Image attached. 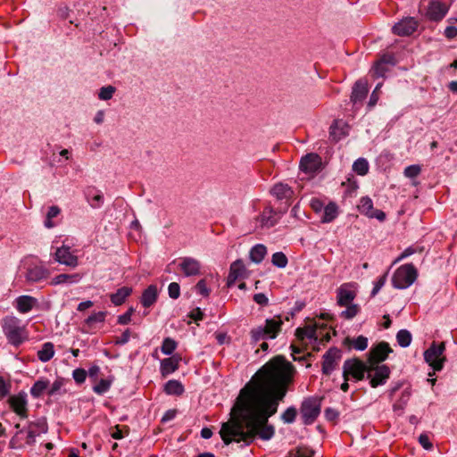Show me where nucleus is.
I'll return each instance as SVG.
<instances>
[{
    "mask_svg": "<svg viewBox=\"0 0 457 457\" xmlns=\"http://www.w3.org/2000/svg\"><path fill=\"white\" fill-rule=\"evenodd\" d=\"M61 212V209L56 205H52L48 208L46 212V220L44 221V225L47 228H52L55 226V223L53 221V219L56 218Z\"/></svg>",
    "mask_w": 457,
    "mask_h": 457,
    "instance_id": "38",
    "label": "nucleus"
},
{
    "mask_svg": "<svg viewBox=\"0 0 457 457\" xmlns=\"http://www.w3.org/2000/svg\"><path fill=\"white\" fill-rule=\"evenodd\" d=\"M386 274L379 277L377 281L374 283V287L371 291V295L374 296L376 295L378 291L384 287V285L386 284Z\"/></svg>",
    "mask_w": 457,
    "mask_h": 457,
    "instance_id": "56",
    "label": "nucleus"
},
{
    "mask_svg": "<svg viewBox=\"0 0 457 457\" xmlns=\"http://www.w3.org/2000/svg\"><path fill=\"white\" fill-rule=\"evenodd\" d=\"M271 262L278 268H285L287 265V258L282 252L273 253Z\"/></svg>",
    "mask_w": 457,
    "mask_h": 457,
    "instance_id": "46",
    "label": "nucleus"
},
{
    "mask_svg": "<svg viewBox=\"0 0 457 457\" xmlns=\"http://www.w3.org/2000/svg\"><path fill=\"white\" fill-rule=\"evenodd\" d=\"M358 208L361 213L368 216L369 218H375L380 221H383L386 219L385 212L380 210L374 209L372 200L368 196L361 198Z\"/></svg>",
    "mask_w": 457,
    "mask_h": 457,
    "instance_id": "13",
    "label": "nucleus"
},
{
    "mask_svg": "<svg viewBox=\"0 0 457 457\" xmlns=\"http://www.w3.org/2000/svg\"><path fill=\"white\" fill-rule=\"evenodd\" d=\"M294 373L293 365L278 356L262 366L240 390L231 409V419L224 422L220 435L225 443L251 444L256 436L270 440L275 434L270 417L277 412L287 394L286 382Z\"/></svg>",
    "mask_w": 457,
    "mask_h": 457,
    "instance_id": "1",
    "label": "nucleus"
},
{
    "mask_svg": "<svg viewBox=\"0 0 457 457\" xmlns=\"http://www.w3.org/2000/svg\"><path fill=\"white\" fill-rule=\"evenodd\" d=\"M417 252V249L413 246L407 247L394 262V264L399 262L400 261L403 260L404 258H407L411 256V254L415 253Z\"/></svg>",
    "mask_w": 457,
    "mask_h": 457,
    "instance_id": "58",
    "label": "nucleus"
},
{
    "mask_svg": "<svg viewBox=\"0 0 457 457\" xmlns=\"http://www.w3.org/2000/svg\"><path fill=\"white\" fill-rule=\"evenodd\" d=\"M368 87L367 83L361 80L355 82L351 96V100L353 103L361 102L367 96Z\"/></svg>",
    "mask_w": 457,
    "mask_h": 457,
    "instance_id": "30",
    "label": "nucleus"
},
{
    "mask_svg": "<svg viewBox=\"0 0 457 457\" xmlns=\"http://www.w3.org/2000/svg\"><path fill=\"white\" fill-rule=\"evenodd\" d=\"M130 338V331L129 329H126L120 337H117L116 344L117 345H125L129 341Z\"/></svg>",
    "mask_w": 457,
    "mask_h": 457,
    "instance_id": "61",
    "label": "nucleus"
},
{
    "mask_svg": "<svg viewBox=\"0 0 457 457\" xmlns=\"http://www.w3.org/2000/svg\"><path fill=\"white\" fill-rule=\"evenodd\" d=\"M112 381L113 378L111 377L108 378H102L96 385L93 386V391L97 395H104L110 389Z\"/></svg>",
    "mask_w": 457,
    "mask_h": 457,
    "instance_id": "40",
    "label": "nucleus"
},
{
    "mask_svg": "<svg viewBox=\"0 0 457 457\" xmlns=\"http://www.w3.org/2000/svg\"><path fill=\"white\" fill-rule=\"evenodd\" d=\"M271 194L278 200L289 199L293 195L292 188L284 183H278L270 190Z\"/></svg>",
    "mask_w": 457,
    "mask_h": 457,
    "instance_id": "29",
    "label": "nucleus"
},
{
    "mask_svg": "<svg viewBox=\"0 0 457 457\" xmlns=\"http://www.w3.org/2000/svg\"><path fill=\"white\" fill-rule=\"evenodd\" d=\"M418 276L417 270L411 263L400 266L392 278L394 287L405 289L411 286Z\"/></svg>",
    "mask_w": 457,
    "mask_h": 457,
    "instance_id": "4",
    "label": "nucleus"
},
{
    "mask_svg": "<svg viewBox=\"0 0 457 457\" xmlns=\"http://www.w3.org/2000/svg\"><path fill=\"white\" fill-rule=\"evenodd\" d=\"M421 171L419 165H410L404 169L403 174L405 177L413 179L416 178Z\"/></svg>",
    "mask_w": 457,
    "mask_h": 457,
    "instance_id": "52",
    "label": "nucleus"
},
{
    "mask_svg": "<svg viewBox=\"0 0 457 457\" xmlns=\"http://www.w3.org/2000/svg\"><path fill=\"white\" fill-rule=\"evenodd\" d=\"M348 130L347 125L343 121L337 120L330 126L329 138L334 142H337L348 135Z\"/></svg>",
    "mask_w": 457,
    "mask_h": 457,
    "instance_id": "25",
    "label": "nucleus"
},
{
    "mask_svg": "<svg viewBox=\"0 0 457 457\" xmlns=\"http://www.w3.org/2000/svg\"><path fill=\"white\" fill-rule=\"evenodd\" d=\"M50 386V382L48 379L41 378L37 379L33 386H31L29 393L31 396L35 399L39 398L46 390L48 391V387Z\"/></svg>",
    "mask_w": 457,
    "mask_h": 457,
    "instance_id": "31",
    "label": "nucleus"
},
{
    "mask_svg": "<svg viewBox=\"0 0 457 457\" xmlns=\"http://www.w3.org/2000/svg\"><path fill=\"white\" fill-rule=\"evenodd\" d=\"M106 314V312H97L91 314L85 320V330L91 333L93 329L96 328L97 324H103L104 322Z\"/></svg>",
    "mask_w": 457,
    "mask_h": 457,
    "instance_id": "27",
    "label": "nucleus"
},
{
    "mask_svg": "<svg viewBox=\"0 0 457 457\" xmlns=\"http://www.w3.org/2000/svg\"><path fill=\"white\" fill-rule=\"evenodd\" d=\"M417 28V21L412 17H406L395 23L392 28V31L395 35L406 37L411 35Z\"/></svg>",
    "mask_w": 457,
    "mask_h": 457,
    "instance_id": "10",
    "label": "nucleus"
},
{
    "mask_svg": "<svg viewBox=\"0 0 457 457\" xmlns=\"http://www.w3.org/2000/svg\"><path fill=\"white\" fill-rule=\"evenodd\" d=\"M245 267L241 260H237L230 265L229 274L228 276V286L230 287L237 279L244 277Z\"/></svg>",
    "mask_w": 457,
    "mask_h": 457,
    "instance_id": "24",
    "label": "nucleus"
},
{
    "mask_svg": "<svg viewBox=\"0 0 457 457\" xmlns=\"http://www.w3.org/2000/svg\"><path fill=\"white\" fill-rule=\"evenodd\" d=\"M29 426L32 428H35L39 435L46 433L48 428L45 419H39L35 422L29 423Z\"/></svg>",
    "mask_w": 457,
    "mask_h": 457,
    "instance_id": "50",
    "label": "nucleus"
},
{
    "mask_svg": "<svg viewBox=\"0 0 457 457\" xmlns=\"http://www.w3.org/2000/svg\"><path fill=\"white\" fill-rule=\"evenodd\" d=\"M392 352L389 345L386 342H381L376 346L372 347L369 353L370 364L378 365V362L385 361L389 353Z\"/></svg>",
    "mask_w": 457,
    "mask_h": 457,
    "instance_id": "14",
    "label": "nucleus"
},
{
    "mask_svg": "<svg viewBox=\"0 0 457 457\" xmlns=\"http://www.w3.org/2000/svg\"><path fill=\"white\" fill-rule=\"evenodd\" d=\"M337 216V206L330 203L324 208V213L321 218L322 222H331Z\"/></svg>",
    "mask_w": 457,
    "mask_h": 457,
    "instance_id": "39",
    "label": "nucleus"
},
{
    "mask_svg": "<svg viewBox=\"0 0 457 457\" xmlns=\"http://www.w3.org/2000/svg\"><path fill=\"white\" fill-rule=\"evenodd\" d=\"M341 353L337 348L329 349L323 355L322 371L326 375H329L336 368L337 361L340 359Z\"/></svg>",
    "mask_w": 457,
    "mask_h": 457,
    "instance_id": "16",
    "label": "nucleus"
},
{
    "mask_svg": "<svg viewBox=\"0 0 457 457\" xmlns=\"http://www.w3.org/2000/svg\"><path fill=\"white\" fill-rule=\"evenodd\" d=\"M158 291L154 285H150L142 294L141 303L144 307L152 306L157 300Z\"/></svg>",
    "mask_w": 457,
    "mask_h": 457,
    "instance_id": "28",
    "label": "nucleus"
},
{
    "mask_svg": "<svg viewBox=\"0 0 457 457\" xmlns=\"http://www.w3.org/2000/svg\"><path fill=\"white\" fill-rule=\"evenodd\" d=\"M72 378L78 384H82L87 378V371L84 369H76L72 372Z\"/></svg>",
    "mask_w": 457,
    "mask_h": 457,
    "instance_id": "53",
    "label": "nucleus"
},
{
    "mask_svg": "<svg viewBox=\"0 0 457 457\" xmlns=\"http://www.w3.org/2000/svg\"><path fill=\"white\" fill-rule=\"evenodd\" d=\"M81 277L79 274L78 273H75V274H60V275H57L55 276L52 281H51V285L53 286H56V285H61V284H72V283H77L80 280Z\"/></svg>",
    "mask_w": 457,
    "mask_h": 457,
    "instance_id": "34",
    "label": "nucleus"
},
{
    "mask_svg": "<svg viewBox=\"0 0 457 457\" xmlns=\"http://www.w3.org/2000/svg\"><path fill=\"white\" fill-rule=\"evenodd\" d=\"M346 341L353 348L358 351H363L368 347V338L363 336H359L353 339L347 338Z\"/></svg>",
    "mask_w": 457,
    "mask_h": 457,
    "instance_id": "43",
    "label": "nucleus"
},
{
    "mask_svg": "<svg viewBox=\"0 0 457 457\" xmlns=\"http://www.w3.org/2000/svg\"><path fill=\"white\" fill-rule=\"evenodd\" d=\"M179 358L175 356L163 359L161 361V372L163 377L173 373L179 367Z\"/></svg>",
    "mask_w": 457,
    "mask_h": 457,
    "instance_id": "32",
    "label": "nucleus"
},
{
    "mask_svg": "<svg viewBox=\"0 0 457 457\" xmlns=\"http://www.w3.org/2000/svg\"><path fill=\"white\" fill-rule=\"evenodd\" d=\"M54 355V345L51 342H46L43 344L40 350L37 352V358L43 361L46 362L50 361Z\"/></svg>",
    "mask_w": 457,
    "mask_h": 457,
    "instance_id": "36",
    "label": "nucleus"
},
{
    "mask_svg": "<svg viewBox=\"0 0 457 457\" xmlns=\"http://www.w3.org/2000/svg\"><path fill=\"white\" fill-rule=\"evenodd\" d=\"M195 289L198 294L203 296H208L210 294V289L207 287L205 279H201L195 285Z\"/></svg>",
    "mask_w": 457,
    "mask_h": 457,
    "instance_id": "55",
    "label": "nucleus"
},
{
    "mask_svg": "<svg viewBox=\"0 0 457 457\" xmlns=\"http://www.w3.org/2000/svg\"><path fill=\"white\" fill-rule=\"evenodd\" d=\"M297 411L295 407H288L282 414L281 420L286 424H291L295 420Z\"/></svg>",
    "mask_w": 457,
    "mask_h": 457,
    "instance_id": "47",
    "label": "nucleus"
},
{
    "mask_svg": "<svg viewBox=\"0 0 457 457\" xmlns=\"http://www.w3.org/2000/svg\"><path fill=\"white\" fill-rule=\"evenodd\" d=\"M353 170L358 175L364 176L369 171L368 161L364 158L357 159L353 164Z\"/></svg>",
    "mask_w": 457,
    "mask_h": 457,
    "instance_id": "42",
    "label": "nucleus"
},
{
    "mask_svg": "<svg viewBox=\"0 0 457 457\" xmlns=\"http://www.w3.org/2000/svg\"><path fill=\"white\" fill-rule=\"evenodd\" d=\"M447 11L448 9L445 4L434 1L429 4L427 15L430 20L437 21L445 16Z\"/></svg>",
    "mask_w": 457,
    "mask_h": 457,
    "instance_id": "22",
    "label": "nucleus"
},
{
    "mask_svg": "<svg viewBox=\"0 0 457 457\" xmlns=\"http://www.w3.org/2000/svg\"><path fill=\"white\" fill-rule=\"evenodd\" d=\"M132 293V288L129 287H122L119 288L115 293L112 294L110 298L112 303L118 306L121 305L126 298Z\"/></svg>",
    "mask_w": 457,
    "mask_h": 457,
    "instance_id": "33",
    "label": "nucleus"
},
{
    "mask_svg": "<svg viewBox=\"0 0 457 457\" xmlns=\"http://www.w3.org/2000/svg\"><path fill=\"white\" fill-rule=\"evenodd\" d=\"M390 375V370L386 365L370 364L368 378L372 387L386 384Z\"/></svg>",
    "mask_w": 457,
    "mask_h": 457,
    "instance_id": "8",
    "label": "nucleus"
},
{
    "mask_svg": "<svg viewBox=\"0 0 457 457\" xmlns=\"http://www.w3.org/2000/svg\"><path fill=\"white\" fill-rule=\"evenodd\" d=\"M64 380L62 378H58L52 385L49 386L47 394L52 396L56 395L62 387Z\"/></svg>",
    "mask_w": 457,
    "mask_h": 457,
    "instance_id": "51",
    "label": "nucleus"
},
{
    "mask_svg": "<svg viewBox=\"0 0 457 457\" xmlns=\"http://www.w3.org/2000/svg\"><path fill=\"white\" fill-rule=\"evenodd\" d=\"M295 336L300 341L309 339L310 341L317 342L319 340L317 328L312 325H308L304 328H298L295 330Z\"/></svg>",
    "mask_w": 457,
    "mask_h": 457,
    "instance_id": "26",
    "label": "nucleus"
},
{
    "mask_svg": "<svg viewBox=\"0 0 457 457\" xmlns=\"http://www.w3.org/2000/svg\"><path fill=\"white\" fill-rule=\"evenodd\" d=\"M8 402L13 411L21 419L28 417V401L25 393H19L10 396Z\"/></svg>",
    "mask_w": 457,
    "mask_h": 457,
    "instance_id": "11",
    "label": "nucleus"
},
{
    "mask_svg": "<svg viewBox=\"0 0 457 457\" xmlns=\"http://www.w3.org/2000/svg\"><path fill=\"white\" fill-rule=\"evenodd\" d=\"M321 165V159L317 154H308L302 157L300 169L307 174L317 172Z\"/></svg>",
    "mask_w": 457,
    "mask_h": 457,
    "instance_id": "15",
    "label": "nucleus"
},
{
    "mask_svg": "<svg viewBox=\"0 0 457 457\" xmlns=\"http://www.w3.org/2000/svg\"><path fill=\"white\" fill-rule=\"evenodd\" d=\"M85 197L89 205L94 209L100 208L104 204V195L102 192L96 187H87L85 191Z\"/></svg>",
    "mask_w": 457,
    "mask_h": 457,
    "instance_id": "23",
    "label": "nucleus"
},
{
    "mask_svg": "<svg viewBox=\"0 0 457 457\" xmlns=\"http://www.w3.org/2000/svg\"><path fill=\"white\" fill-rule=\"evenodd\" d=\"M277 213L271 207H266L262 214L256 219V227L270 228L277 223Z\"/></svg>",
    "mask_w": 457,
    "mask_h": 457,
    "instance_id": "18",
    "label": "nucleus"
},
{
    "mask_svg": "<svg viewBox=\"0 0 457 457\" xmlns=\"http://www.w3.org/2000/svg\"><path fill=\"white\" fill-rule=\"evenodd\" d=\"M445 345L444 342L437 345L433 342L431 345L424 352V359L426 362L436 371H439L444 368L445 357L444 352Z\"/></svg>",
    "mask_w": 457,
    "mask_h": 457,
    "instance_id": "5",
    "label": "nucleus"
},
{
    "mask_svg": "<svg viewBox=\"0 0 457 457\" xmlns=\"http://www.w3.org/2000/svg\"><path fill=\"white\" fill-rule=\"evenodd\" d=\"M115 92V87L112 86L103 87L100 88L98 93V98L100 100H110Z\"/></svg>",
    "mask_w": 457,
    "mask_h": 457,
    "instance_id": "49",
    "label": "nucleus"
},
{
    "mask_svg": "<svg viewBox=\"0 0 457 457\" xmlns=\"http://www.w3.org/2000/svg\"><path fill=\"white\" fill-rule=\"evenodd\" d=\"M164 391L167 395H180L184 392V387L178 380H169L164 386Z\"/></svg>",
    "mask_w": 457,
    "mask_h": 457,
    "instance_id": "37",
    "label": "nucleus"
},
{
    "mask_svg": "<svg viewBox=\"0 0 457 457\" xmlns=\"http://www.w3.org/2000/svg\"><path fill=\"white\" fill-rule=\"evenodd\" d=\"M419 443L422 445V447L426 450H431L433 447L432 443L429 440V437L427 434H421L419 436Z\"/></svg>",
    "mask_w": 457,
    "mask_h": 457,
    "instance_id": "59",
    "label": "nucleus"
},
{
    "mask_svg": "<svg viewBox=\"0 0 457 457\" xmlns=\"http://www.w3.org/2000/svg\"><path fill=\"white\" fill-rule=\"evenodd\" d=\"M396 340L400 346L407 347L411 345L412 337L409 330L401 329L396 334Z\"/></svg>",
    "mask_w": 457,
    "mask_h": 457,
    "instance_id": "41",
    "label": "nucleus"
},
{
    "mask_svg": "<svg viewBox=\"0 0 457 457\" xmlns=\"http://www.w3.org/2000/svg\"><path fill=\"white\" fill-rule=\"evenodd\" d=\"M190 318L195 321L202 320L204 318V313L202 312L200 308H195L190 312Z\"/></svg>",
    "mask_w": 457,
    "mask_h": 457,
    "instance_id": "64",
    "label": "nucleus"
},
{
    "mask_svg": "<svg viewBox=\"0 0 457 457\" xmlns=\"http://www.w3.org/2000/svg\"><path fill=\"white\" fill-rule=\"evenodd\" d=\"M253 300L256 303L262 305V306L267 305L268 302H269L268 297L262 293L255 294L253 295Z\"/></svg>",
    "mask_w": 457,
    "mask_h": 457,
    "instance_id": "62",
    "label": "nucleus"
},
{
    "mask_svg": "<svg viewBox=\"0 0 457 457\" xmlns=\"http://www.w3.org/2000/svg\"><path fill=\"white\" fill-rule=\"evenodd\" d=\"M39 434L37 431H36L35 428H32L29 426L28 428V436H27V443L28 444H33L35 442V439L37 436H38Z\"/></svg>",
    "mask_w": 457,
    "mask_h": 457,
    "instance_id": "63",
    "label": "nucleus"
},
{
    "mask_svg": "<svg viewBox=\"0 0 457 457\" xmlns=\"http://www.w3.org/2000/svg\"><path fill=\"white\" fill-rule=\"evenodd\" d=\"M314 451L309 447H298L288 452L286 457H313Z\"/></svg>",
    "mask_w": 457,
    "mask_h": 457,
    "instance_id": "44",
    "label": "nucleus"
},
{
    "mask_svg": "<svg viewBox=\"0 0 457 457\" xmlns=\"http://www.w3.org/2000/svg\"><path fill=\"white\" fill-rule=\"evenodd\" d=\"M169 296L172 299L179 298L180 295L179 285L176 282H172L168 287Z\"/></svg>",
    "mask_w": 457,
    "mask_h": 457,
    "instance_id": "54",
    "label": "nucleus"
},
{
    "mask_svg": "<svg viewBox=\"0 0 457 457\" xmlns=\"http://www.w3.org/2000/svg\"><path fill=\"white\" fill-rule=\"evenodd\" d=\"M11 385L5 381V379L0 376V397L6 396L10 392Z\"/></svg>",
    "mask_w": 457,
    "mask_h": 457,
    "instance_id": "57",
    "label": "nucleus"
},
{
    "mask_svg": "<svg viewBox=\"0 0 457 457\" xmlns=\"http://www.w3.org/2000/svg\"><path fill=\"white\" fill-rule=\"evenodd\" d=\"M320 399L309 397L303 401L300 413L304 425L312 424L320 413Z\"/></svg>",
    "mask_w": 457,
    "mask_h": 457,
    "instance_id": "6",
    "label": "nucleus"
},
{
    "mask_svg": "<svg viewBox=\"0 0 457 457\" xmlns=\"http://www.w3.org/2000/svg\"><path fill=\"white\" fill-rule=\"evenodd\" d=\"M409 393L407 392H404L403 394V396H402V400H401V403H395L393 408H394V411H403V408H404V405L406 404L408 399H409Z\"/></svg>",
    "mask_w": 457,
    "mask_h": 457,
    "instance_id": "60",
    "label": "nucleus"
},
{
    "mask_svg": "<svg viewBox=\"0 0 457 457\" xmlns=\"http://www.w3.org/2000/svg\"><path fill=\"white\" fill-rule=\"evenodd\" d=\"M395 64V58L393 55H383L373 66L371 71L376 77H384L388 71V65Z\"/></svg>",
    "mask_w": 457,
    "mask_h": 457,
    "instance_id": "20",
    "label": "nucleus"
},
{
    "mask_svg": "<svg viewBox=\"0 0 457 457\" xmlns=\"http://www.w3.org/2000/svg\"><path fill=\"white\" fill-rule=\"evenodd\" d=\"M3 331L8 342L13 345H20L27 338L25 326L15 316H7L4 319Z\"/></svg>",
    "mask_w": 457,
    "mask_h": 457,
    "instance_id": "3",
    "label": "nucleus"
},
{
    "mask_svg": "<svg viewBox=\"0 0 457 457\" xmlns=\"http://www.w3.org/2000/svg\"><path fill=\"white\" fill-rule=\"evenodd\" d=\"M177 343L170 337H166L162 345V353L166 355H170L176 349Z\"/></svg>",
    "mask_w": 457,
    "mask_h": 457,
    "instance_id": "45",
    "label": "nucleus"
},
{
    "mask_svg": "<svg viewBox=\"0 0 457 457\" xmlns=\"http://www.w3.org/2000/svg\"><path fill=\"white\" fill-rule=\"evenodd\" d=\"M346 309L343 311L340 314L341 317L350 320L357 315L360 311V308L357 304L350 303L348 306H345Z\"/></svg>",
    "mask_w": 457,
    "mask_h": 457,
    "instance_id": "48",
    "label": "nucleus"
},
{
    "mask_svg": "<svg viewBox=\"0 0 457 457\" xmlns=\"http://www.w3.org/2000/svg\"><path fill=\"white\" fill-rule=\"evenodd\" d=\"M49 275V270L44 266L31 265L27 269L26 279L29 282L37 283L47 278Z\"/></svg>",
    "mask_w": 457,
    "mask_h": 457,
    "instance_id": "19",
    "label": "nucleus"
},
{
    "mask_svg": "<svg viewBox=\"0 0 457 457\" xmlns=\"http://www.w3.org/2000/svg\"><path fill=\"white\" fill-rule=\"evenodd\" d=\"M267 253V248L262 244L255 245L250 250L249 256L250 260L254 263H260Z\"/></svg>",
    "mask_w": 457,
    "mask_h": 457,
    "instance_id": "35",
    "label": "nucleus"
},
{
    "mask_svg": "<svg viewBox=\"0 0 457 457\" xmlns=\"http://www.w3.org/2000/svg\"><path fill=\"white\" fill-rule=\"evenodd\" d=\"M179 268L185 276H195L200 271V263L194 258L185 257L181 260Z\"/></svg>",
    "mask_w": 457,
    "mask_h": 457,
    "instance_id": "21",
    "label": "nucleus"
},
{
    "mask_svg": "<svg viewBox=\"0 0 457 457\" xmlns=\"http://www.w3.org/2000/svg\"><path fill=\"white\" fill-rule=\"evenodd\" d=\"M14 307L20 313H28L38 305L37 298L30 295H21L14 300Z\"/></svg>",
    "mask_w": 457,
    "mask_h": 457,
    "instance_id": "17",
    "label": "nucleus"
},
{
    "mask_svg": "<svg viewBox=\"0 0 457 457\" xmlns=\"http://www.w3.org/2000/svg\"><path fill=\"white\" fill-rule=\"evenodd\" d=\"M355 297L356 291L353 284H343L337 291V304L339 306H348Z\"/></svg>",
    "mask_w": 457,
    "mask_h": 457,
    "instance_id": "12",
    "label": "nucleus"
},
{
    "mask_svg": "<svg viewBox=\"0 0 457 457\" xmlns=\"http://www.w3.org/2000/svg\"><path fill=\"white\" fill-rule=\"evenodd\" d=\"M282 325L283 321L280 316L267 319L264 324L250 330L251 343L275 339L281 331Z\"/></svg>",
    "mask_w": 457,
    "mask_h": 457,
    "instance_id": "2",
    "label": "nucleus"
},
{
    "mask_svg": "<svg viewBox=\"0 0 457 457\" xmlns=\"http://www.w3.org/2000/svg\"><path fill=\"white\" fill-rule=\"evenodd\" d=\"M370 364L366 365L358 359L346 360L343 366V377L345 380H348L349 376L356 380H361L365 373L368 374Z\"/></svg>",
    "mask_w": 457,
    "mask_h": 457,
    "instance_id": "7",
    "label": "nucleus"
},
{
    "mask_svg": "<svg viewBox=\"0 0 457 457\" xmlns=\"http://www.w3.org/2000/svg\"><path fill=\"white\" fill-rule=\"evenodd\" d=\"M51 254L54 256V260L60 264H63L71 268H75L78 266V257L74 255L69 246L62 245L60 247L54 248L52 246Z\"/></svg>",
    "mask_w": 457,
    "mask_h": 457,
    "instance_id": "9",
    "label": "nucleus"
}]
</instances>
